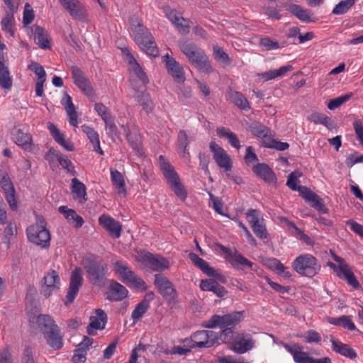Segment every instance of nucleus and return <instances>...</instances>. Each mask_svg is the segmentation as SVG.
<instances>
[{
	"label": "nucleus",
	"mask_w": 363,
	"mask_h": 363,
	"mask_svg": "<svg viewBox=\"0 0 363 363\" xmlns=\"http://www.w3.org/2000/svg\"><path fill=\"white\" fill-rule=\"evenodd\" d=\"M228 261L234 268L238 267V265L247 267L249 268H252L253 266V263L252 262L243 257L235 249L233 250L231 256L228 259Z\"/></svg>",
	"instance_id": "nucleus-46"
},
{
	"label": "nucleus",
	"mask_w": 363,
	"mask_h": 363,
	"mask_svg": "<svg viewBox=\"0 0 363 363\" xmlns=\"http://www.w3.org/2000/svg\"><path fill=\"white\" fill-rule=\"evenodd\" d=\"M45 159L50 162H54L57 160L61 167L66 169L67 172L73 176L77 175L74 166L72 161L67 157L62 154L57 153L53 148H50L45 155Z\"/></svg>",
	"instance_id": "nucleus-23"
},
{
	"label": "nucleus",
	"mask_w": 363,
	"mask_h": 363,
	"mask_svg": "<svg viewBox=\"0 0 363 363\" xmlns=\"http://www.w3.org/2000/svg\"><path fill=\"white\" fill-rule=\"evenodd\" d=\"M84 268L87 279L92 284L99 286L105 284L108 267L102 260L90 261Z\"/></svg>",
	"instance_id": "nucleus-8"
},
{
	"label": "nucleus",
	"mask_w": 363,
	"mask_h": 363,
	"mask_svg": "<svg viewBox=\"0 0 363 363\" xmlns=\"http://www.w3.org/2000/svg\"><path fill=\"white\" fill-rule=\"evenodd\" d=\"M242 319L243 311H235L223 315H213L210 319L203 323V326L206 328H214L216 327L220 328H234Z\"/></svg>",
	"instance_id": "nucleus-7"
},
{
	"label": "nucleus",
	"mask_w": 363,
	"mask_h": 363,
	"mask_svg": "<svg viewBox=\"0 0 363 363\" xmlns=\"http://www.w3.org/2000/svg\"><path fill=\"white\" fill-rule=\"evenodd\" d=\"M61 104L65 109L69 124L72 126L77 127L78 125V116L72 98L68 94H65L61 100Z\"/></svg>",
	"instance_id": "nucleus-26"
},
{
	"label": "nucleus",
	"mask_w": 363,
	"mask_h": 363,
	"mask_svg": "<svg viewBox=\"0 0 363 363\" xmlns=\"http://www.w3.org/2000/svg\"><path fill=\"white\" fill-rule=\"evenodd\" d=\"M209 150L213 153V157L216 164L225 172L233 168V161L226 151L215 141L209 143Z\"/></svg>",
	"instance_id": "nucleus-12"
},
{
	"label": "nucleus",
	"mask_w": 363,
	"mask_h": 363,
	"mask_svg": "<svg viewBox=\"0 0 363 363\" xmlns=\"http://www.w3.org/2000/svg\"><path fill=\"white\" fill-rule=\"evenodd\" d=\"M293 69V67L291 65H284L278 69L269 70L268 72H264L258 75L262 77L264 81H269L274 79L277 77H283L288 72L291 71Z\"/></svg>",
	"instance_id": "nucleus-44"
},
{
	"label": "nucleus",
	"mask_w": 363,
	"mask_h": 363,
	"mask_svg": "<svg viewBox=\"0 0 363 363\" xmlns=\"http://www.w3.org/2000/svg\"><path fill=\"white\" fill-rule=\"evenodd\" d=\"M150 305L146 304V303L140 302L138 303L135 309L133 311L131 317L133 320H139L143 315L148 311Z\"/></svg>",
	"instance_id": "nucleus-59"
},
{
	"label": "nucleus",
	"mask_w": 363,
	"mask_h": 363,
	"mask_svg": "<svg viewBox=\"0 0 363 363\" xmlns=\"http://www.w3.org/2000/svg\"><path fill=\"white\" fill-rule=\"evenodd\" d=\"M250 130L254 135L264 139L267 138V136L269 131L265 125L259 123L252 124L250 125Z\"/></svg>",
	"instance_id": "nucleus-56"
},
{
	"label": "nucleus",
	"mask_w": 363,
	"mask_h": 363,
	"mask_svg": "<svg viewBox=\"0 0 363 363\" xmlns=\"http://www.w3.org/2000/svg\"><path fill=\"white\" fill-rule=\"evenodd\" d=\"M143 261L152 270L155 272L167 269L170 267L169 260L158 255L152 253H145L143 257Z\"/></svg>",
	"instance_id": "nucleus-21"
},
{
	"label": "nucleus",
	"mask_w": 363,
	"mask_h": 363,
	"mask_svg": "<svg viewBox=\"0 0 363 363\" xmlns=\"http://www.w3.org/2000/svg\"><path fill=\"white\" fill-rule=\"evenodd\" d=\"M111 179L118 194H125V184L123 174L117 169H111Z\"/></svg>",
	"instance_id": "nucleus-48"
},
{
	"label": "nucleus",
	"mask_w": 363,
	"mask_h": 363,
	"mask_svg": "<svg viewBox=\"0 0 363 363\" xmlns=\"http://www.w3.org/2000/svg\"><path fill=\"white\" fill-rule=\"evenodd\" d=\"M133 32L135 41L140 50L154 57L159 55V50L152 35L143 25L138 23Z\"/></svg>",
	"instance_id": "nucleus-3"
},
{
	"label": "nucleus",
	"mask_w": 363,
	"mask_h": 363,
	"mask_svg": "<svg viewBox=\"0 0 363 363\" xmlns=\"http://www.w3.org/2000/svg\"><path fill=\"white\" fill-rule=\"evenodd\" d=\"M308 118L315 124H322L328 128H330L333 126L330 118L324 113L314 112Z\"/></svg>",
	"instance_id": "nucleus-50"
},
{
	"label": "nucleus",
	"mask_w": 363,
	"mask_h": 363,
	"mask_svg": "<svg viewBox=\"0 0 363 363\" xmlns=\"http://www.w3.org/2000/svg\"><path fill=\"white\" fill-rule=\"evenodd\" d=\"M130 81L135 91H138L141 87H145L148 84L147 76L139 64H135L130 67Z\"/></svg>",
	"instance_id": "nucleus-19"
},
{
	"label": "nucleus",
	"mask_w": 363,
	"mask_h": 363,
	"mask_svg": "<svg viewBox=\"0 0 363 363\" xmlns=\"http://www.w3.org/2000/svg\"><path fill=\"white\" fill-rule=\"evenodd\" d=\"M99 223L111 237L114 238L121 237L122 233L121 224L109 215H101L99 218Z\"/></svg>",
	"instance_id": "nucleus-18"
},
{
	"label": "nucleus",
	"mask_w": 363,
	"mask_h": 363,
	"mask_svg": "<svg viewBox=\"0 0 363 363\" xmlns=\"http://www.w3.org/2000/svg\"><path fill=\"white\" fill-rule=\"evenodd\" d=\"M60 284L59 273L54 269H50L45 274L42 279L40 294L45 298H49L60 290Z\"/></svg>",
	"instance_id": "nucleus-10"
},
{
	"label": "nucleus",
	"mask_w": 363,
	"mask_h": 363,
	"mask_svg": "<svg viewBox=\"0 0 363 363\" xmlns=\"http://www.w3.org/2000/svg\"><path fill=\"white\" fill-rule=\"evenodd\" d=\"M301 196L313 208L319 212L323 213H328V208L325 207L323 200L309 189L303 192Z\"/></svg>",
	"instance_id": "nucleus-32"
},
{
	"label": "nucleus",
	"mask_w": 363,
	"mask_h": 363,
	"mask_svg": "<svg viewBox=\"0 0 363 363\" xmlns=\"http://www.w3.org/2000/svg\"><path fill=\"white\" fill-rule=\"evenodd\" d=\"M293 269L303 277H313L320 271L317 259L310 254L298 256L291 264Z\"/></svg>",
	"instance_id": "nucleus-5"
},
{
	"label": "nucleus",
	"mask_w": 363,
	"mask_h": 363,
	"mask_svg": "<svg viewBox=\"0 0 363 363\" xmlns=\"http://www.w3.org/2000/svg\"><path fill=\"white\" fill-rule=\"evenodd\" d=\"M48 129L50 130L55 140L58 144L68 151L74 150L73 143L69 140H65L64 135L60 133L59 129L54 124L50 123L48 124Z\"/></svg>",
	"instance_id": "nucleus-39"
},
{
	"label": "nucleus",
	"mask_w": 363,
	"mask_h": 363,
	"mask_svg": "<svg viewBox=\"0 0 363 363\" xmlns=\"http://www.w3.org/2000/svg\"><path fill=\"white\" fill-rule=\"evenodd\" d=\"M179 48L195 68L210 73L213 69L204 50L196 44L187 40H180Z\"/></svg>",
	"instance_id": "nucleus-1"
},
{
	"label": "nucleus",
	"mask_w": 363,
	"mask_h": 363,
	"mask_svg": "<svg viewBox=\"0 0 363 363\" xmlns=\"http://www.w3.org/2000/svg\"><path fill=\"white\" fill-rule=\"evenodd\" d=\"M302 175L303 174L300 171H294L289 174L286 181V186L293 191H298L301 195L308 189L306 186L298 185L300 182L298 179L301 177Z\"/></svg>",
	"instance_id": "nucleus-41"
},
{
	"label": "nucleus",
	"mask_w": 363,
	"mask_h": 363,
	"mask_svg": "<svg viewBox=\"0 0 363 363\" xmlns=\"http://www.w3.org/2000/svg\"><path fill=\"white\" fill-rule=\"evenodd\" d=\"M107 315L104 310L98 308L95 310V315L89 318V324L87 326L86 332L90 335H95V330H103L107 323Z\"/></svg>",
	"instance_id": "nucleus-22"
},
{
	"label": "nucleus",
	"mask_w": 363,
	"mask_h": 363,
	"mask_svg": "<svg viewBox=\"0 0 363 363\" xmlns=\"http://www.w3.org/2000/svg\"><path fill=\"white\" fill-rule=\"evenodd\" d=\"M230 99L237 106L243 110H247L250 108L247 99L240 92L232 91L230 93Z\"/></svg>",
	"instance_id": "nucleus-52"
},
{
	"label": "nucleus",
	"mask_w": 363,
	"mask_h": 363,
	"mask_svg": "<svg viewBox=\"0 0 363 363\" xmlns=\"http://www.w3.org/2000/svg\"><path fill=\"white\" fill-rule=\"evenodd\" d=\"M58 211L74 228H79L83 225L84 223L83 218L78 215L74 209L68 208L66 206H61L58 208Z\"/></svg>",
	"instance_id": "nucleus-31"
},
{
	"label": "nucleus",
	"mask_w": 363,
	"mask_h": 363,
	"mask_svg": "<svg viewBox=\"0 0 363 363\" xmlns=\"http://www.w3.org/2000/svg\"><path fill=\"white\" fill-rule=\"evenodd\" d=\"M173 179L167 180V183L171 186L172 191L181 200L184 201L186 198V191L184 189V186L180 182L179 176L177 175Z\"/></svg>",
	"instance_id": "nucleus-47"
},
{
	"label": "nucleus",
	"mask_w": 363,
	"mask_h": 363,
	"mask_svg": "<svg viewBox=\"0 0 363 363\" xmlns=\"http://www.w3.org/2000/svg\"><path fill=\"white\" fill-rule=\"evenodd\" d=\"M219 336L212 330H199L191 335V347L209 348L218 342Z\"/></svg>",
	"instance_id": "nucleus-11"
},
{
	"label": "nucleus",
	"mask_w": 363,
	"mask_h": 363,
	"mask_svg": "<svg viewBox=\"0 0 363 363\" xmlns=\"http://www.w3.org/2000/svg\"><path fill=\"white\" fill-rule=\"evenodd\" d=\"M190 143L189 136L184 130H180L178 133L177 145L179 153L182 155L183 157L190 156V153L188 150V146Z\"/></svg>",
	"instance_id": "nucleus-42"
},
{
	"label": "nucleus",
	"mask_w": 363,
	"mask_h": 363,
	"mask_svg": "<svg viewBox=\"0 0 363 363\" xmlns=\"http://www.w3.org/2000/svg\"><path fill=\"white\" fill-rule=\"evenodd\" d=\"M138 100L146 113H149L153 111L154 105L148 93L142 92L138 96Z\"/></svg>",
	"instance_id": "nucleus-53"
},
{
	"label": "nucleus",
	"mask_w": 363,
	"mask_h": 363,
	"mask_svg": "<svg viewBox=\"0 0 363 363\" xmlns=\"http://www.w3.org/2000/svg\"><path fill=\"white\" fill-rule=\"evenodd\" d=\"M13 13L12 12H6V15L1 22L2 30L8 38H13L14 36L15 19Z\"/></svg>",
	"instance_id": "nucleus-43"
},
{
	"label": "nucleus",
	"mask_w": 363,
	"mask_h": 363,
	"mask_svg": "<svg viewBox=\"0 0 363 363\" xmlns=\"http://www.w3.org/2000/svg\"><path fill=\"white\" fill-rule=\"evenodd\" d=\"M121 127L123 129L124 133L125 134L126 139L130 143V146L134 150H137L140 155H142L143 152L142 150L140 149V144L138 141L134 140L133 139L128 125H121Z\"/></svg>",
	"instance_id": "nucleus-60"
},
{
	"label": "nucleus",
	"mask_w": 363,
	"mask_h": 363,
	"mask_svg": "<svg viewBox=\"0 0 363 363\" xmlns=\"http://www.w3.org/2000/svg\"><path fill=\"white\" fill-rule=\"evenodd\" d=\"M82 130L86 134L90 143L92 144L94 151L98 152L101 155H104V152L100 145V140L99 133L91 127L84 124L81 126Z\"/></svg>",
	"instance_id": "nucleus-33"
},
{
	"label": "nucleus",
	"mask_w": 363,
	"mask_h": 363,
	"mask_svg": "<svg viewBox=\"0 0 363 363\" xmlns=\"http://www.w3.org/2000/svg\"><path fill=\"white\" fill-rule=\"evenodd\" d=\"M0 185L10 208L16 211L18 205L16 198V191L7 174H0Z\"/></svg>",
	"instance_id": "nucleus-14"
},
{
	"label": "nucleus",
	"mask_w": 363,
	"mask_h": 363,
	"mask_svg": "<svg viewBox=\"0 0 363 363\" xmlns=\"http://www.w3.org/2000/svg\"><path fill=\"white\" fill-rule=\"evenodd\" d=\"M352 96V93L346 94L344 95H341L335 99H331L328 104V108L330 110H334L339 106H340L342 104L348 101Z\"/></svg>",
	"instance_id": "nucleus-58"
},
{
	"label": "nucleus",
	"mask_w": 363,
	"mask_h": 363,
	"mask_svg": "<svg viewBox=\"0 0 363 363\" xmlns=\"http://www.w3.org/2000/svg\"><path fill=\"white\" fill-rule=\"evenodd\" d=\"M34 40L42 49L50 48L49 35L44 28L39 26H35Z\"/></svg>",
	"instance_id": "nucleus-40"
},
{
	"label": "nucleus",
	"mask_w": 363,
	"mask_h": 363,
	"mask_svg": "<svg viewBox=\"0 0 363 363\" xmlns=\"http://www.w3.org/2000/svg\"><path fill=\"white\" fill-rule=\"evenodd\" d=\"M253 172L268 183L274 182L276 177L270 167L264 163H258L252 167Z\"/></svg>",
	"instance_id": "nucleus-34"
},
{
	"label": "nucleus",
	"mask_w": 363,
	"mask_h": 363,
	"mask_svg": "<svg viewBox=\"0 0 363 363\" xmlns=\"http://www.w3.org/2000/svg\"><path fill=\"white\" fill-rule=\"evenodd\" d=\"M61 6L77 20H84L86 16V10L79 0H58Z\"/></svg>",
	"instance_id": "nucleus-17"
},
{
	"label": "nucleus",
	"mask_w": 363,
	"mask_h": 363,
	"mask_svg": "<svg viewBox=\"0 0 363 363\" xmlns=\"http://www.w3.org/2000/svg\"><path fill=\"white\" fill-rule=\"evenodd\" d=\"M94 109L101 116L104 123L113 118L111 113L103 104L96 103L94 106Z\"/></svg>",
	"instance_id": "nucleus-61"
},
{
	"label": "nucleus",
	"mask_w": 363,
	"mask_h": 363,
	"mask_svg": "<svg viewBox=\"0 0 363 363\" xmlns=\"http://www.w3.org/2000/svg\"><path fill=\"white\" fill-rule=\"evenodd\" d=\"M216 133L220 138L226 139L233 147L237 150L241 147L238 136L230 128L223 126L218 127L216 128Z\"/></svg>",
	"instance_id": "nucleus-36"
},
{
	"label": "nucleus",
	"mask_w": 363,
	"mask_h": 363,
	"mask_svg": "<svg viewBox=\"0 0 363 363\" xmlns=\"http://www.w3.org/2000/svg\"><path fill=\"white\" fill-rule=\"evenodd\" d=\"M189 258L194 264V265L199 267L204 274L208 277H218V274L217 272L213 268L210 267L206 260L199 257L195 253H190Z\"/></svg>",
	"instance_id": "nucleus-37"
},
{
	"label": "nucleus",
	"mask_w": 363,
	"mask_h": 363,
	"mask_svg": "<svg viewBox=\"0 0 363 363\" xmlns=\"http://www.w3.org/2000/svg\"><path fill=\"white\" fill-rule=\"evenodd\" d=\"M259 46L263 50H273L279 48L278 41L274 40L269 37L260 38Z\"/></svg>",
	"instance_id": "nucleus-57"
},
{
	"label": "nucleus",
	"mask_w": 363,
	"mask_h": 363,
	"mask_svg": "<svg viewBox=\"0 0 363 363\" xmlns=\"http://www.w3.org/2000/svg\"><path fill=\"white\" fill-rule=\"evenodd\" d=\"M113 272L123 284L141 290L147 289L145 281L138 277L125 262L122 260L116 261L113 264Z\"/></svg>",
	"instance_id": "nucleus-4"
},
{
	"label": "nucleus",
	"mask_w": 363,
	"mask_h": 363,
	"mask_svg": "<svg viewBox=\"0 0 363 363\" xmlns=\"http://www.w3.org/2000/svg\"><path fill=\"white\" fill-rule=\"evenodd\" d=\"M154 284L162 296L169 301H174L177 297V292L172 283L162 274H155Z\"/></svg>",
	"instance_id": "nucleus-13"
},
{
	"label": "nucleus",
	"mask_w": 363,
	"mask_h": 363,
	"mask_svg": "<svg viewBox=\"0 0 363 363\" xmlns=\"http://www.w3.org/2000/svg\"><path fill=\"white\" fill-rule=\"evenodd\" d=\"M209 195V207L213 208L216 212L220 215H224L223 212V203L221 200L217 197L215 196L212 193L208 192Z\"/></svg>",
	"instance_id": "nucleus-64"
},
{
	"label": "nucleus",
	"mask_w": 363,
	"mask_h": 363,
	"mask_svg": "<svg viewBox=\"0 0 363 363\" xmlns=\"http://www.w3.org/2000/svg\"><path fill=\"white\" fill-rule=\"evenodd\" d=\"M200 288L202 291H212L218 297H223L227 293L225 288L213 279L201 280Z\"/></svg>",
	"instance_id": "nucleus-35"
},
{
	"label": "nucleus",
	"mask_w": 363,
	"mask_h": 363,
	"mask_svg": "<svg viewBox=\"0 0 363 363\" xmlns=\"http://www.w3.org/2000/svg\"><path fill=\"white\" fill-rule=\"evenodd\" d=\"M285 350L289 352L296 363H315V359L309 356L308 353L302 351L301 347L297 344H284Z\"/></svg>",
	"instance_id": "nucleus-24"
},
{
	"label": "nucleus",
	"mask_w": 363,
	"mask_h": 363,
	"mask_svg": "<svg viewBox=\"0 0 363 363\" xmlns=\"http://www.w3.org/2000/svg\"><path fill=\"white\" fill-rule=\"evenodd\" d=\"M15 143L26 151H30L33 148V138L30 133H24L18 129L13 135Z\"/></svg>",
	"instance_id": "nucleus-29"
},
{
	"label": "nucleus",
	"mask_w": 363,
	"mask_h": 363,
	"mask_svg": "<svg viewBox=\"0 0 363 363\" xmlns=\"http://www.w3.org/2000/svg\"><path fill=\"white\" fill-rule=\"evenodd\" d=\"M221 329L222 330L220 334V340L225 343H233L236 338L233 328H224Z\"/></svg>",
	"instance_id": "nucleus-63"
},
{
	"label": "nucleus",
	"mask_w": 363,
	"mask_h": 363,
	"mask_svg": "<svg viewBox=\"0 0 363 363\" xmlns=\"http://www.w3.org/2000/svg\"><path fill=\"white\" fill-rule=\"evenodd\" d=\"M38 328L44 334L47 343L54 350H60L63 347V337L59 327L49 315H40L36 318Z\"/></svg>",
	"instance_id": "nucleus-2"
},
{
	"label": "nucleus",
	"mask_w": 363,
	"mask_h": 363,
	"mask_svg": "<svg viewBox=\"0 0 363 363\" xmlns=\"http://www.w3.org/2000/svg\"><path fill=\"white\" fill-rule=\"evenodd\" d=\"M252 347V335L250 334L242 333L236 336L231 350L238 354H244L250 350Z\"/></svg>",
	"instance_id": "nucleus-25"
},
{
	"label": "nucleus",
	"mask_w": 363,
	"mask_h": 363,
	"mask_svg": "<svg viewBox=\"0 0 363 363\" xmlns=\"http://www.w3.org/2000/svg\"><path fill=\"white\" fill-rule=\"evenodd\" d=\"M164 13L167 18L174 25L176 22L179 21H184V18L182 13L169 6H165L163 9Z\"/></svg>",
	"instance_id": "nucleus-54"
},
{
	"label": "nucleus",
	"mask_w": 363,
	"mask_h": 363,
	"mask_svg": "<svg viewBox=\"0 0 363 363\" xmlns=\"http://www.w3.org/2000/svg\"><path fill=\"white\" fill-rule=\"evenodd\" d=\"M356 0H342L333 9L334 15L346 13L355 4Z\"/></svg>",
	"instance_id": "nucleus-51"
},
{
	"label": "nucleus",
	"mask_w": 363,
	"mask_h": 363,
	"mask_svg": "<svg viewBox=\"0 0 363 363\" xmlns=\"http://www.w3.org/2000/svg\"><path fill=\"white\" fill-rule=\"evenodd\" d=\"M330 339L332 344V349L335 352L351 359H354L357 357L355 350L349 345L336 340L333 336H330Z\"/></svg>",
	"instance_id": "nucleus-27"
},
{
	"label": "nucleus",
	"mask_w": 363,
	"mask_h": 363,
	"mask_svg": "<svg viewBox=\"0 0 363 363\" xmlns=\"http://www.w3.org/2000/svg\"><path fill=\"white\" fill-rule=\"evenodd\" d=\"M72 78L74 84L87 96H92L94 94V89L89 80L85 77L82 71L77 67H72Z\"/></svg>",
	"instance_id": "nucleus-20"
},
{
	"label": "nucleus",
	"mask_w": 363,
	"mask_h": 363,
	"mask_svg": "<svg viewBox=\"0 0 363 363\" xmlns=\"http://www.w3.org/2000/svg\"><path fill=\"white\" fill-rule=\"evenodd\" d=\"M286 10L296 16L298 19L304 22L311 21V16L307 10L303 9L301 6L294 4H286Z\"/></svg>",
	"instance_id": "nucleus-45"
},
{
	"label": "nucleus",
	"mask_w": 363,
	"mask_h": 363,
	"mask_svg": "<svg viewBox=\"0 0 363 363\" xmlns=\"http://www.w3.org/2000/svg\"><path fill=\"white\" fill-rule=\"evenodd\" d=\"M105 130L111 139L115 140L119 138V131L115 124L113 118L105 122Z\"/></svg>",
	"instance_id": "nucleus-62"
},
{
	"label": "nucleus",
	"mask_w": 363,
	"mask_h": 363,
	"mask_svg": "<svg viewBox=\"0 0 363 363\" xmlns=\"http://www.w3.org/2000/svg\"><path fill=\"white\" fill-rule=\"evenodd\" d=\"M163 62L165 63L168 73L177 83H183L185 81L183 67L169 54L163 56Z\"/></svg>",
	"instance_id": "nucleus-16"
},
{
	"label": "nucleus",
	"mask_w": 363,
	"mask_h": 363,
	"mask_svg": "<svg viewBox=\"0 0 363 363\" xmlns=\"http://www.w3.org/2000/svg\"><path fill=\"white\" fill-rule=\"evenodd\" d=\"M333 259L338 263V266H336L333 263H330L329 266L334 269L336 272L337 276L345 280L348 286L352 287L353 289L358 290L361 289V284L357 280L354 272L352 271L350 267L345 262L344 259L336 255H333Z\"/></svg>",
	"instance_id": "nucleus-6"
},
{
	"label": "nucleus",
	"mask_w": 363,
	"mask_h": 363,
	"mask_svg": "<svg viewBox=\"0 0 363 363\" xmlns=\"http://www.w3.org/2000/svg\"><path fill=\"white\" fill-rule=\"evenodd\" d=\"M83 283V277L82 269L79 267L75 268L72 272L69 286L67 294L65 297V305L70 304L74 300L80 287Z\"/></svg>",
	"instance_id": "nucleus-15"
},
{
	"label": "nucleus",
	"mask_w": 363,
	"mask_h": 363,
	"mask_svg": "<svg viewBox=\"0 0 363 363\" xmlns=\"http://www.w3.org/2000/svg\"><path fill=\"white\" fill-rule=\"evenodd\" d=\"M12 86V79L8 67L5 65L4 55H0V86L9 89Z\"/></svg>",
	"instance_id": "nucleus-38"
},
{
	"label": "nucleus",
	"mask_w": 363,
	"mask_h": 363,
	"mask_svg": "<svg viewBox=\"0 0 363 363\" xmlns=\"http://www.w3.org/2000/svg\"><path fill=\"white\" fill-rule=\"evenodd\" d=\"M159 164L167 181L178 175L164 156L160 155L159 157Z\"/></svg>",
	"instance_id": "nucleus-49"
},
{
	"label": "nucleus",
	"mask_w": 363,
	"mask_h": 363,
	"mask_svg": "<svg viewBox=\"0 0 363 363\" xmlns=\"http://www.w3.org/2000/svg\"><path fill=\"white\" fill-rule=\"evenodd\" d=\"M128 294L127 289L120 283L111 281L107 298L111 301H119L124 299Z\"/></svg>",
	"instance_id": "nucleus-28"
},
{
	"label": "nucleus",
	"mask_w": 363,
	"mask_h": 363,
	"mask_svg": "<svg viewBox=\"0 0 363 363\" xmlns=\"http://www.w3.org/2000/svg\"><path fill=\"white\" fill-rule=\"evenodd\" d=\"M264 146L268 148H273L279 151H284L289 147L287 143L281 142L274 139L266 138L263 140Z\"/></svg>",
	"instance_id": "nucleus-55"
},
{
	"label": "nucleus",
	"mask_w": 363,
	"mask_h": 363,
	"mask_svg": "<svg viewBox=\"0 0 363 363\" xmlns=\"http://www.w3.org/2000/svg\"><path fill=\"white\" fill-rule=\"evenodd\" d=\"M27 237L29 241L46 248L50 245V234L45 225L35 223L26 229Z\"/></svg>",
	"instance_id": "nucleus-9"
},
{
	"label": "nucleus",
	"mask_w": 363,
	"mask_h": 363,
	"mask_svg": "<svg viewBox=\"0 0 363 363\" xmlns=\"http://www.w3.org/2000/svg\"><path fill=\"white\" fill-rule=\"evenodd\" d=\"M70 189L74 200L80 203L86 202V187L82 182L77 178H73L71 180Z\"/></svg>",
	"instance_id": "nucleus-30"
}]
</instances>
